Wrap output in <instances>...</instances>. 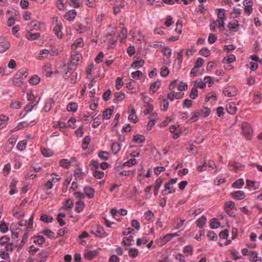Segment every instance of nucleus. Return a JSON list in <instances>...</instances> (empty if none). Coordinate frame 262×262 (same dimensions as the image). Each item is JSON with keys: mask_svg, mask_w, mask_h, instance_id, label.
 Wrapping results in <instances>:
<instances>
[{"mask_svg": "<svg viewBox=\"0 0 262 262\" xmlns=\"http://www.w3.org/2000/svg\"><path fill=\"white\" fill-rule=\"evenodd\" d=\"M177 182V178L171 179L169 181L165 183L164 189L162 191L163 195H166L168 194L174 193L176 190L173 185Z\"/></svg>", "mask_w": 262, "mask_h": 262, "instance_id": "obj_1", "label": "nucleus"}, {"mask_svg": "<svg viewBox=\"0 0 262 262\" xmlns=\"http://www.w3.org/2000/svg\"><path fill=\"white\" fill-rule=\"evenodd\" d=\"M91 27V23L88 20L86 19L82 23L79 24L77 25L76 30L80 33H82L86 32L89 29H90Z\"/></svg>", "mask_w": 262, "mask_h": 262, "instance_id": "obj_2", "label": "nucleus"}, {"mask_svg": "<svg viewBox=\"0 0 262 262\" xmlns=\"http://www.w3.org/2000/svg\"><path fill=\"white\" fill-rule=\"evenodd\" d=\"M91 233L98 237H105L107 235L106 232L100 225H97L93 228L91 231Z\"/></svg>", "mask_w": 262, "mask_h": 262, "instance_id": "obj_3", "label": "nucleus"}, {"mask_svg": "<svg viewBox=\"0 0 262 262\" xmlns=\"http://www.w3.org/2000/svg\"><path fill=\"white\" fill-rule=\"evenodd\" d=\"M242 128L244 136H245L247 139H250L251 136L253 133V129L251 127L250 124L246 122H243L242 125Z\"/></svg>", "mask_w": 262, "mask_h": 262, "instance_id": "obj_4", "label": "nucleus"}, {"mask_svg": "<svg viewBox=\"0 0 262 262\" xmlns=\"http://www.w3.org/2000/svg\"><path fill=\"white\" fill-rule=\"evenodd\" d=\"M223 93L227 97H233L236 95L237 90L233 86H227L224 89Z\"/></svg>", "mask_w": 262, "mask_h": 262, "instance_id": "obj_5", "label": "nucleus"}, {"mask_svg": "<svg viewBox=\"0 0 262 262\" xmlns=\"http://www.w3.org/2000/svg\"><path fill=\"white\" fill-rule=\"evenodd\" d=\"M10 47V44L6 38L0 37V53L6 51Z\"/></svg>", "mask_w": 262, "mask_h": 262, "instance_id": "obj_6", "label": "nucleus"}, {"mask_svg": "<svg viewBox=\"0 0 262 262\" xmlns=\"http://www.w3.org/2000/svg\"><path fill=\"white\" fill-rule=\"evenodd\" d=\"M229 30L231 32H236L239 30V24L236 19H233L228 24Z\"/></svg>", "mask_w": 262, "mask_h": 262, "instance_id": "obj_7", "label": "nucleus"}, {"mask_svg": "<svg viewBox=\"0 0 262 262\" xmlns=\"http://www.w3.org/2000/svg\"><path fill=\"white\" fill-rule=\"evenodd\" d=\"M18 183V181L16 178H13L10 182L9 188L10 190L9 194L10 195H13L17 193L18 190L16 188V185Z\"/></svg>", "mask_w": 262, "mask_h": 262, "instance_id": "obj_8", "label": "nucleus"}, {"mask_svg": "<svg viewBox=\"0 0 262 262\" xmlns=\"http://www.w3.org/2000/svg\"><path fill=\"white\" fill-rule=\"evenodd\" d=\"M81 59V55L78 52H76L75 54L72 56V58L70 66L75 69L76 66L78 63V62Z\"/></svg>", "mask_w": 262, "mask_h": 262, "instance_id": "obj_9", "label": "nucleus"}, {"mask_svg": "<svg viewBox=\"0 0 262 262\" xmlns=\"http://www.w3.org/2000/svg\"><path fill=\"white\" fill-rule=\"evenodd\" d=\"M42 24L37 20L31 21L29 25V30L30 31L41 30L42 29Z\"/></svg>", "mask_w": 262, "mask_h": 262, "instance_id": "obj_10", "label": "nucleus"}, {"mask_svg": "<svg viewBox=\"0 0 262 262\" xmlns=\"http://www.w3.org/2000/svg\"><path fill=\"white\" fill-rule=\"evenodd\" d=\"M248 258L250 261L252 262H261L262 258L258 256V254L256 251H250Z\"/></svg>", "mask_w": 262, "mask_h": 262, "instance_id": "obj_11", "label": "nucleus"}, {"mask_svg": "<svg viewBox=\"0 0 262 262\" xmlns=\"http://www.w3.org/2000/svg\"><path fill=\"white\" fill-rule=\"evenodd\" d=\"M84 192L85 196L91 199H92L95 194V190L90 186H86L84 188Z\"/></svg>", "mask_w": 262, "mask_h": 262, "instance_id": "obj_12", "label": "nucleus"}, {"mask_svg": "<svg viewBox=\"0 0 262 262\" xmlns=\"http://www.w3.org/2000/svg\"><path fill=\"white\" fill-rule=\"evenodd\" d=\"M84 46L83 40L82 38H77L72 45L71 48L73 50H75L78 48H82Z\"/></svg>", "mask_w": 262, "mask_h": 262, "instance_id": "obj_13", "label": "nucleus"}, {"mask_svg": "<svg viewBox=\"0 0 262 262\" xmlns=\"http://www.w3.org/2000/svg\"><path fill=\"white\" fill-rule=\"evenodd\" d=\"M62 27L61 24H57L53 29L55 34L59 39H61L63 36V33L61 32Z\"/></svg>", "mask_w": 262, "mask_h": 262, "instance_id": "obj_14", "label": "nucleus"}, {"mask_svg": "<svg viewBox=\"0 0 262 262\" xmlns=\"http://www.w3.org/2000/svg\"><path fill=\"white\" fill-rule=\"evenodd\" d=\"M25 36L29 40H35L40 37V34L39 33H32L31 31H28Z\"/></svg>", "mask_w": 262, "mask_h": 262, "instance_id": "obj_15", "label": "nucleus"}, {"mask_svg": "<svg viewBox=\"0 0 262 262\" xmlns=\"http://www.w3.org/2000/svg\"><path fill=\"white\" fill-rule=\"evenodd\" d=\"M235 208V204L232 201L227 202L225 204L224 209L225 212L229 214L230 216H232V214H230V211L233 210Z\"/></svg>", "mask_w": 262, "mask_h": 262, "instance_id": "obj_16", "label": "nucleus"}, {"mask_svg": "<svg viewBox=\"0 0 262 262\" xmlns=\"http://www.w3.org/2000/svg\"><path fill=\"white\" fill-rule=\"evenodd\" d=\"M172 235L171 233H168L161 237L159 241V244L160 246H163L166 244L167 243L172 239Z\"/></svg>", "mask_w": 262, "mask_h": 262, "instance_id": "obj_17", "label": "nucleus"}, {"mask_svg": "<svg viewBox=\"0 0 262 262\" xmlns=\"http://www.w3.org/2000/svg\"><path fill=\"white\" fill-rule=\"evenodd\" d=\"M231 196L235 200H241L245 198V193L243 191L238 190L231 193Z\"/></svg>", "mask_w": 262, "mask_h": 262, "instance_id": "obj_18", "label": "nucleus"}, {"mask_svg": "<svg viewBox=\"0 0 262 262\" xmlns=\"http://www.w3.org/2000/svg\"><path fill=\"white\" fill-rule=\"evenodd\" d=\"M77 15L75 10H71L67 12L64 15L65 18L69 21L73 20Z\"/></svg>", "mask_w": 262, "mask_h": 262, "instance_id": "obj_19", "label": "nucleus"}, {"mask_svg": "<svg viewBox=\"0 0 262 262\" xmlns=\"http://www.w3.org/2000/svg\"><path fill=\"white\" fill-rule=\"evenodd\" d=\"M227 112L230 114H234L237 110V107L234 102L229 103L226 106Z\"/></svg>", "mask_w": 262, "mask_h": 262, "instance_id": "obj_20", "label": "nucleus"}, {"mask_svg": "<svg viewBox=\"0 0 262 262\" xmlns=\"http://www.w3.org/2000/svg\"><path fill=\"white\" fill-rule=\"evenodd\" d=\"M114 103H118V102L122 101L125 97V95L124 93L118 92H116L114 95Z\"/></svg>", "mask_w": 262, "mask_h": 262, "instance_id": "obj_21", "label": "nucleus"}, {"mask_svg": "<svg viewBox=\"0 0 262 262\" xmlns=\"http://www.w3.org/2000/svg\"><path fill=\"white\" fill-rule=\"evenodd\" d=\"M16 74L20 78H22V80L24 81L28 75V70L26 68H22Z\"/></svg>", "mask_w": 262, "mask_h": 262, "instance_id": "obj_22", "label": "nucleus"}, {"mask_svg": "<svg viewBox=\"0 0 262 262\" xmlns=\"http://www.w3.org/2000/svg\"><path fill=\"white\" fill-rule=\"evenodd\" d=\"M49 54H51V52L47 49H43L40 51V53L37 56V59L39 60H42L45 58H47ZM52 56V55H51Z\"/></svg>", "mask_w": 262, "mask_h": 262, "instance_id": "obj_23", "label": "nucleus"}, {"mask_svg": "<svg viewBox=\"0 0 262 262\" xmlns=\"http://www.w3.org/2000/svg\"><path fill=\"white\" fill-rule=\"evenodd\" d=\"M161 82L160 80H157L152 83L150 86L149 93L153 94L157 91L160 86L161 85Z\"/></svg>", "mask_w": 262, "mask_h": 262, "instance_id": "obj_24", "label": "nucleus"}, {"mask_svg": "<svg viewBox=\"0 0 262 262\" xmlns=\"http://www.w3.org/2000/svg\"><path fill=\"white\" fill-rule=\"evenodd\" d=\"M24 81L22 80V78H20L16 74L15 75L13 78V82L16 86H21L24 83Z\"/></svg>", "mask_w": 262, "mask_h": 262, "instance_id": "obj_25", "label": "nucleus"}, {"mask_svg": "<svg viewBox=\"0 0 262 262\" xmlns=\"http://www.w3.org/2000/svg\"><path fill=\"white\" fill-rule=\"evenodd\" d=\"M75 205H76L75 210L78 213L81 212L83 210V209L85 207L84 203L83 201H82L81 200L77 201L75 203Z\"/></svg>", "mask_w": 262, "mask_h": 262, "instance_id": "obj_26", "label": "nucleus"}, {"mask_svg": "<svg viewBox=\"0 0 262 262\" xmlns=\"http://www.w3.org/2000/svg\"><path fill=\"white\" fill-rule=\"evenodd\" d=\"M38 101H34L28 103L24 109L26 113H28L31 112L33 110V107L38 104Z\"/></svg>", "mask_w": 262, "mask_h": 262, "instance_id": "obj_27", "label": "nucleus"}, {"mask_svg": "<svg viewBox=\"0 0 262 262\" xmlns=\"http://www.w3.org/2000/svg\"><path fill=\"white\" fill-rule=\"evenodd\" d=\"M128 119L134 123L137 122V117L136 115V112L134 108L130 110Z\"/></svg>", "mask_w": 262, "mask_h": 262, "instance_id": "obj_28", "label": "nucleus"}, {"mask_svg": "<svg viewBox=\"0 0 262 262\" xmlns=\"http://www.w3.org/2000/svg\"><path fill=\"white\" fill-rule=\"evenodd\" d=\"M42 70L45 75L47 77H51L53 74V72L51 71V66L50 64H47L44 66Z\"/></svg>", "mask_w": 262, "mask_h": 262, "instance_id": "obj_29", "label": "nucleus"}, {"mask_svg": "<svg viewBox=\"0 0 262 262\" xmlns=\"http://www.w3.org/2000/svg\"><path fill=\"white\" fill-rule=\"evenodd\" d=\"M193 86L196 89L198 88L203 89L206 86V83L202 79H198L195 81Z\"/></svg>", "mask_w": 262, "mask_h": 262, "instance_id": "obj_30", "label": "nucleus"}, {"mask_svg": "<svg viewBox=\"0 0 262 262\" xmlns=\"http://www.w3.org/2000/svg\"><path fill=\"white\" fill-rule=\"evenodd\" d=\"M113 110L111 108H107L103 112L102 118L104 120L110 119L112 115Z\"/></svg>", "mask_w": 262, "mask_h": 262, "instance_id": "obj_31", "label": "nucleus"}, {"mask_svg": "<svg viewBox=\"0 0 262 262\" xmlns=\"http://www.w3.org/2000/svg\"><path fill=\"white\" fill-rule=\"evenodd\" d=\"M206 217L205 216L202 215L201 217H200L199 219H198L196 220V226L198 227L201 228L206 224Z\"/></svg>", "mask_w": 262, "mask_h": 262, "instance_id": "obj_32", "label": "nucleus"}, {"mask_svg": "<svg viewBox=\"0 0 262 262\" xmlns=\"http://www.w3.org/2000/svg\"><path fill=\"white\" fill-rule=\"evenodd\" d=\"M40 220L45 223H49L53 222V218L51 215H48L47 214H43L41 216Z\"/></svg>", "mask_w": 262, "mask_h": 262, "instance_id": "obj_33", "label": "nucleus"}, {"mask_svg": "<svg viewBox=\"0 0 262 262\" xmlns=\"http://www.w3.org/2000/svg\"><path fill=\"white\" fill-rule=\"evenodd\" d=\"M121 145L118 142H114L111 146L112 150L114 154H117L121 149Z\"/></svg>", "mask_w": 262, "mask_h": 262, "instance_id": "obj_34", "label": "nucleus"}, {"mask_svg": "<svg viewBox=\"0 0 262 262\" xmlns=\"http://www.w3.org/2000/svg\"><path fill=\"white\" fill-rule=\"evenodd\" d=\"M230 169L232 170L237 171L242 167V165L238 163L230 162L228 164Z\"/></svg>", "mask_w": 262, "mask_h": 262, "instance_id": "obj_35", "label": "nucleus"}, {"mask_svg": "<svg viewBox=\"0 0 262 262\" xmlns=\"http://www.w3.org/2000/svg\"><path fill=\"white\" fill-rule=\"evenodd\" d=\"M40 81V78L37 75H34L32 76L29 80V82L30 84L33 85H36L39 83Z\"/></svg>", "mask_w": 262, "mask_h": 262, "instance_id": "obj_36", "label": "nucleus"}, {"mask_svg": "<svg viewBox=\"0 0 262 262\" xmlns=\"http://www.w3.org/2000/svg\"><path fill=\"white\" fill-rule=\"evenodd\" d=\"M0 257L2 259L6 260L7 261L9 262L11 260L9 254L4 249L0 250Z\"/></svg>", "mask_w": 262, "mask_h": 262, "instance_id": "obj_37", "label": "nucleus"}, {"mask_svg": "<svg viewBox=\"0 0 262 262\" xmlns=\"http://www.w3.org/2000/svg\"><path fill=\"white\" fill-rule=\"evenodd\" d=\"M78 108V105L76 103L71 102L67 106L68 111L75 112Z\"/></svg>", "mask_w": 262, "mask_h": 262, "instance_id": "obj_38", "label": "nucleus"}, {"mask_svg": "<svg viewBox=\"0 0 262 262\" xmlns=\"http://www.w3.org/2000/svg\"><path fill=\"white\" fill-rule=\"evenodd\" d=\"M73 207V201H71L70 199H68L65 202L63 206H62V208L63 209H64L66 210H68L72 208Z\"/></svg>", "mask_w": 262, "mask_h": 262, "instance_id": "obj_39", "label": "nucleus"}, {"mask_svg": "<svg viewBox=\"0 0 262 262\" xmlns=\"http://www.w3.org/2000/svg\"><path fill=\"white\" fill-rule=\"evenodd\" d=\"M67 3L70 6L74 8H78L81 6V3L78 0H68L66 2V3Z\"/></svg>", "mask_w": 262, "mask_h": 262, "instance_id": "obj_40", "label": "nucleus"}, {"mask_svg": "<svg viewBox=\"0 0 262 262\" xmlns=\"http://www.w3.org/2000/svg\"><path fill=\"white\" fill-rule=\"evenodd\" d=\"M145 137H144V136L141 135H135L133 138V141L138 143H143L145 141Z\"/></svg>", "mask_w": 262, "mask_h": 262, "instance_id": "obj_41", "label": "nucleus"}, {"mask_svg": "<svg viewBox=\"0 0 262 262\" xmlns=\"http://www.w3.org/2000/svg\"><path fill=\"white\" fill-rule=\"evenodd\" d=\"M98 157L102 160H107L109 159L110 155L107 151H100L99 152Z\"/></svg>", "mask_w": 262, "mask_h": 262, "instance_id": "obj_42", "label": "nucleus"}, {"mask_svg": "<svg viewBox=\"0 0 262 262\" xmlns=\"http://www.w3.org/2000/svg\"><path fill=\"white\" fill-rule=\"evenodd\" d=\"M225 20L217 19L214 23H216L217 27L220 29L221 31L225 30Z\"/></svg>", "mask_w": 262, "mask_h": 262, "instance_id": "obj_43", "label": "nucleus"}, {"mask_svg": "<svg viewBox=\"0 0 262 262\" xmlns=\"http://www.w3.org/2000/svg\"><path fill=\"white\" fill-rule=\"evenodd\" d=\"M99 166V163L97 160H93L90 162V166L93 171L97 170Z\"/></svg>", "mask_w": 262, "mask_h": 262, "instance_id": "obj_44", "label": "nucleus"}, {"mask_svg": "<svg viewBox=\"0 0 262 262\" xmlns=\"http://www.w3.org/2000/svg\"><path fill=\"white\" fill-rule=\"evenodd\" d=\"M244 184L243 179H239L237 180L232 184V186L234 188H241Z\"/></svg>", "mask_w": 262, "mask_h": 262, "instance_id": "obj_45", "label": "nucleus"}, {"mask_svg": "<svg viewBox=\"0 0 262 262\" xmlns=\"http://www.w3.org/2000/svg\"><path fill=\"white\" fill-rule=\"evenodd\" d=\"M235 59H236V58H235V55L231 54L226 57H225L223 59V61L225 63L229 64V63H232L233 61H234L235 60Z\"/></svg>", "mask_w": 262, "mask_h": 262, "instance_id": "obj_46", "label": "nucleus"}, {"mask_svg": "<svg viewBox=\"0 0 262 262\" xmlns=\"http://www.w3.org/2000/svg\"><path fill=\"white\" fill-rule=\"evenodd\" d=\"M139 253V251L137 249L135 248H131L128 249V255L130 257L132 258L136 257Z\"/></svg>", "mask_w": 262, "mask_h": 262, "instance_id": "obj_47", "label": "nucleus"}, {"mask_svg": "<svg viewBox=\"0 0 262 262\" xmlns=\"http://www.w3.org/2000/svg\"><path fill=\"white\" fill-rule=\"evenodd\" d=\"M91 142V138L89 136H86L83 140L82 148L83 150H86L88 148V145Z\"/></svg>", "mask_w": 262, "mask_h": 262, "instance_id": "obj_48", "label": "nucleus"}, {"mask_svg": "<svg viewBox=\"0 0 262 262\" xmlns=\"http://www.w3.org/2000/svg\"><path fill=\"white\" fill-rule=\"evenodd\" d=\"M144 64V61L143 59L135 61L132 64V67L135 69H139L142 67Z\"/></svg>", "mask_w": 262, "mask_h": 262, "instance_id": "obj_49", "label": "nucleus"}, {"mask_svg": "<svg viewBox=\"0 0 262 262\" xmlns=\"http://www.w3.org/2000/svg\"><path fill=\"white\" fill-rule=\"evenodd\" d=\"M134 237L130 235L128 237H124L123 239V243L126 246H129L132 245V242L133 241Z\"/></svg>", "mask_w": 262, "mask_h": 262, "instance_id": "obj_50", "label": "nucleus"}, {"mask_svg": "<svg viewBox=\"0 0 262 262\" xmlns=\"http://www.w3.org/2000/svg\"><path fill=\"white\" fill-rule=\"evenodd\" d=\"M183 252L187 255H191L193 253V248L191 246H186L183 249Z\"/></svg>", "mask_w": 262, "mask_h": 262, "instance_id": "obj_51", "label": "nucleus"}, {"mask_svg": "<svg viewBox=\"0 0 262 262\" xmlns=\"http://www.w3.org/2000/svg\"><path fill=\"white\" fill-rule=\"evenodd\" d=\"M210 110L206 107H204L202 110L200 112V115L203 116L204 117H208L210 114Z\"/></svg>", "mask_w": 262, "mask_h": 262, "instance_id": "obj_52", "label": "nucleus"}, {"mask_svg": "<svg viewBox=\"0 0 262 262\" xmlns=\"http://www.w3.org/2000/svg\"><path fill=\"white\" fill-rule=\"evenodd\" d=\"M68 71H67L63 75V77L65 79L69 78L71 75L73 74V71L75 70V68L69 65L68 67Z\"/></svg>", "mask_w": 262, "mask_h": 262, "instance_id": "obj_53", "label": "nucleus"}, {"mask_svg": "<svg viewBox=\"0 0 262 262\" xmlns=\"http://www.w3.org/2000/svg\"><path fill=\"white\" fill-rule=\"evenodd\" d=\"M27 142L25 140L19 142L17 145V148L20 151H23L26 148Z\"/></svg>", "mask_w": 262, "mask_h": 262, "instance_id": "obj_54", "label": "nucleus"}, {"mask_svg": "<svg viewBox=\"0 0 262 262\" xmlns=\"http://www.w3.org/2000/svg\"><path fill=\"white\" fill-rule=\"evenodd\" d=\"M137 163V160L135 158H132L129 160L127 161V162H124L123 164V166L131 167L132 166L134 165Z\"/></svg>", "mask_w": 262, "mask_h": 262, "instance_id": "obj_55", "label": "nucleus"}, {"mask_svg": "<svg viewBox=\"0 0 262 262\" xmlns=\"http://www.w3.org/2000/svg\"><path fill=\"white\" fill-rule=\"evenodd\" d=\"M60 165L66 168H69L71 166V162H69L67 159H62L59 163Z\"/></svg>", "mask_w": 262, "mask_h": 262, "instance_id": "obj_56", "label": "nucleus"}, {"mask_svg": "<svg viewBox=\"0 0 262 262\" xmlns=\"http://www.w3.org/2000/svg\"><path fill=\"white\" fill-rule=\"evenodd\" d=\"M169 103L167 99H164L161 103V109L163 111H166L168 108Z\"/></svg>", "mask_w": 262, "mask_h": 262, "instance_id": "obj_57", "label": "nucleus"}, {"mask_svg": "<svg viewBox=\"0 0 262 262\" xmlns=\"http://www.w3.org/2000/svg\"><path fill=\"white\" fill-rule=\"evenodd\" d=\"M210 51L207 48H203L200 51V54L204 57H208L210 55Z\"/></svg>", "mask_w": 262, "mask_h": 262, "instance_id": "obj_58", "label": "nucleus"}, {"mask_svg": "<svg viewBox=\"0 0 262 262\" xmlns=\"http://www.w3.org/2000/svg\"><path fill=\"white\" fill-rule=\"evenodd\" d=\"M104 173L103 171H99L97 170L94 171L93 173L94 177L98 179H101L103 178L104 177Z\"/></svg>", "mask_w": 262, "mask_h": 262, "instance_id": "obj_59", "label": "nucleus"}, {"mask_svg": "<svg viewBox=\"0 0 262 262\" xmlns=\"http://www.w3.org/2000/svg\"><path fill=\"white\" fill-rule=\"evenodd\" d=\"M96 255V252L95 251H89L85 253L84 256L85 258L91 259L94 257Z\"/></svg>", "mask_w": 262, "mask_h": 262, "instance_id": "obj_60", "label": "nucleus"}, {"mask_svg": "<svg viewBox=\"0 0 262 262\" xmlns=\"http://www.w3.org/2000/svg\"><path fill=\"white\" fill-rule=\"evenodd\" d=\"M183 52H184L183 49H181L180 51L178 53L176 61L179 64H180L182 63V62Z\"/></svg>", "mask_w": 262, "mask_h": 262, "instance_id": "obj_61", "label": "nucleus"}, {"mask_svg": "<svg viewBox=\"0 0 262 262\" xmlns=\"http://www.w3.org/2000/svg\"><path fill=\"white\" fill-rule=\"evenodd\" d=\"M219 12L217 14V19H226V16L225 14V10L224 9H218Z\"/></svg>", "mask_w": 262, "mask_h": 262, "instance_id": "obj_62", "label": "nucleus"}, {"mask_svg": "<svg viewBox=\"0 0 262 262\" xmlns=\"http://www.w3.org/2000/svg\"><path fill=\"white\" fill-rule=\"evenodd\" d=\"M192 116L190 118V120L191 122H195L198 120L199 117L200 115V113L199 111H195L192 113Z\"/></svg>", "mask_w": 262, "mask_h": 262, "instance_id": "obj_63", "label": "nucleus"}, {"mask_svg": "<svg viewBox=\"0 0 262 262\" xmlns=\"http://www.w3.org/2000/svg\"><path fill=\"white\" fill-rule=\"evenodd\" d=\"M127 31L125 28H122L121 31L119 34V37L121 39L122 41L126 38Z\"/></svg>", "mask_w": 262, "mask_h": 262, "instance_id": "obj_64", "label": "nucleus"}]
</instances>
